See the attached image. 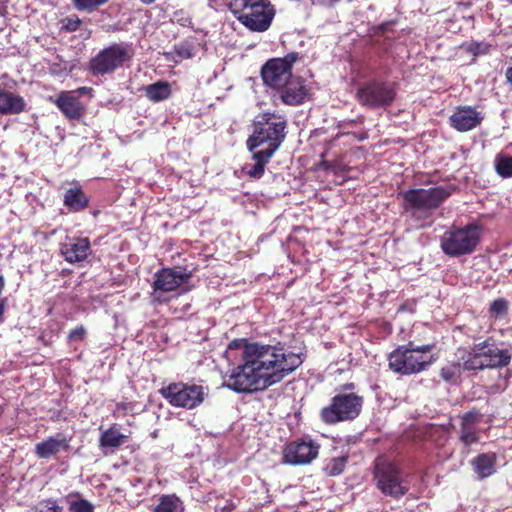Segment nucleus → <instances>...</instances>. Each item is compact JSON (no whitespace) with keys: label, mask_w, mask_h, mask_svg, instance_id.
Here are the masks:
<instances>
[{"label":"nucleus","mask_w":512,"mask_h":512,"mask_svg":"<svg viewBox=\"0 0 512 512\" xmlns=\"http://www.w3.org/2000/svg\"><path fill=\"white\" fill-rule=\"evenodd\" d=\"M242 349V364L235 367L225 380L229 389L247 393L261 391L281 382L304 362L303 353L289 350L282 342L249 343L246 338L230 341L227 351Z\"/></svg>","instance_id":"1"},{"label":"nucleus","mask_w":512,"mask_h":512,"mask_svg":"<svg viewBox=\"0 0 512 512\" xmlns=\"http://www.w3.org/2000/svg\"><path fill=\"white\" fill-rule=\"evenodd\" d=\"M300 52H289L283 57L268 59L260 69L264 86L276 91L281 102L288 106H299L310 97V88L306 79L293 74V67L303 60Z\"/></svg>","instance_id":"2"},{"label":"nucleus","mask_w":512,"mask_h":512,"mask_svg":"<svg viewBox=\"0 0 512 512\" xmlns=\"http://www.w3.org/2000/svg\"><path fill=\"white\" fill-rule=\"evenodd\" d=\"M455 190L450 186H435L428 189L415 188L400 192L403 199V209L410 218L419 223L420 227L430 224V219Z\"/></svg>","instance_id":"3"},{"label":"nucleus","mask_w":512,"mask_h":512,"mask_svg":"<svg viewBox=\"0 0 512 512\" xmlns=\"http://www.w3.org/2000/svg\"><path fill=\"white\" fill-rule=\"evenodd\" d=\"M435 343L417 345L414 341L397 346L388 355V367L395 374L410 376L427 371L438 360L432 353Z\"/></svg>","instance_id":"4"},{"label":"nucleus","mask_w":512,"mask_h":512,"mask_svg":"<svg viewBox=\"0 0 512 512\" xmlns=\"http://www.w3.org/2000/svg\"><path fill=\"white\" fill-rule=\"evenodd\" d=\"M287 125L282 115L273 112L259 114L253 123V133L246 142L248 150L257 149L274 155L286 138Z\"/></svg>","instance_id":"5"},{"label":"nucleus","mask_w":512,"mask_h":512,"mask_svg":"<svg viewBox=\"0 0 512 512\" xmlns=\"http://www.w3.org/2000/svg\"><path fill=\"white\" fill-rule=\"evenodd\" d=\"M356 387L354 382H346L336 389L329 404L320 410L319 417L324 424L335 425L353 421L359 417L363 409L364 397L355 392Z\"/></svg>","instance_id":"6"},{"label":"nucleus","mask_w":512,"mask_h":512,"mask_svg":"<svg viewBox=\"0 0 512 512\" xmlns=\"http://www.w3.org/2000/svg\"><path fill=\"white\" fill-rule=\"evenodd\" d=\"M228 7L235 18L253 32L268 30L275 16L269 0H229Z\"/></svg>","instance_id":"7"},{"label":"nucleus","mask_w":512,"mask_h":512,"mask_svg":"<svg viewBox=\"0 0 512 512\" xmlns=\"http://www.w3.org/2000/svg\"><path fill=\"white\" fill-rule=\"evenodd\" d=\"M464 371L503 368L510 364L512 353L501 349L492 338L474 343L468 351L467 358H462Z\"/></svg>","instance_id":"8"},{"label":"nucleus","mask_w":512,"mask_h":512,"mask_svg":"<svg viewBox=\"0 0 512 512\" xmlns=\"http://www.w3.org/2000/svg\"><path fill=\"white\" fill-rule=\"evenodd\" d=\"M482 227L476 222L465 226L452 225L440 236V247L449 257L470 255L480 244Z\"/></svg>","instance_id":"9"},{"label":"nucleus","mask_w":512,"mask_h":512,"mask_svg":"<svg viewBox=\"0 0 512 512\" xmlns=\"http://www.w3.org/2000/svg\"><path fill=\"white\" fill-rule=\"evenodd\" d=\"M399 465L384 458H377L373 470L376 487L382 494L399 499L409 491V485L402 477Z\"/></svg>","instance_id":"10"},{"label":"nucleus","mask_w":512,"mask_h":512,"mask_svg":"<svg viewBox=\"0 0 512 512\" xmlns=\"http://www.w3.org/2000/svg\"><path fill=\"white\" fill-rule=\"evenodd\" d=\"M397 95V86L384 80L372 79L358 85L356 99L369 109L385 108L390 106Z\"/></svg>","instance_id":"11"},{"label":"nucleus","mask_w":512,"mask_h":512,"mask_svg":"<svg viewBox=\"0 0 512 512\" xmlns=\"http://www.w3.org/2000/svg\"><path fill=\"white\" fill-rule=\"evenodd\" d=\"M132 52L123 43H113L101 49L88 63L89 71L95 76L114 73L130 61Z\"/></svg>","instance_id":"12"},{"label":"nucleus","mask_w":512,"mask_h":512,"mask_svg":"<svg viewBox=\"0 0 512 512\" xmlns=\"http://www.w3.org/2000/svg\"><path fill=\"white\" fill-rule=\"evenodd\" d=\"M160 395L171 406L185 409H194L201 405L205 399L204 387L184 382H172L159 390Z\"/></svg>","instance_id":"13"},{"label":"nucleus","mask_w":512,"mask_h":512,"mask_svg":"<svg viewBox=\"0 0 512 512\" xmlns=\"http://www.w3.org/2000/svg\"><path fill=\"white\" fill-rule=\"evenodd\" d=\"M320 444L310 436L290 441L282 451V462L289 465H307L318 457Z\"/></svg>","instance_id":"14"},{"label":"nucleus","mask_w":512,"mask_h":512,"mask_svg":"<svg viewBox=\"0 0 512 512\" xmlns=\"http://www.w3.org/2000/svg\"><path fill=\"white\" fill-rule=\"evenodd\" d=\"M193 272L184 269L176 270V268L164 267L158 270L154 276V282L152 284L155 293L162 292H174L181 289V293L190 291V287H186V284L192 278Z\"/></svg>","instance_id":"15"},{"label":"nucleus","mask_w":512,"mask_h":512,"mask_svg":"<svg viewBox=\"0 0 512 512\" xmlns=\"http://www.w3.org/2000/svg\"><path fill=\"white\" fill-rule=\"evenodd\" d=\"M483 120L480 112L472 106H459L450 116L451 127L459 132H467L478 127Z\"/></svg>","instance_id":"16"},{"label":"nucleus","mask_w":512,"mask_h":512,"mask_svg":"<svg viewBox=\"0 0 512 512\" xmlns=\"http://www.w3.org/2000/svg\"><path fill=\"white\" fill-rule=\"evenodd\" d=\"M91 251L90 240L87 237H75L62 243L61 255L71 264L84 261Z\"/></svg>","instance_id":"17"},{"label":"nucleus","mask_w":512,"mask_h":512,"mask_svg":"<svg viewBox=\"0 0 512 512\" xmlns=\"http://www.w3.org/2000/svg\"><path fill=\"white\" fill-rule=\"evenodd\" d=\"M70 441V437H66L62 434L50 436L37 443L34 452L39 459H48L61 451L67 452L70 449Z\"/></svg>","instance_id":"18"},{"label":"nucleus","mask_w":512,"mask_h":512,"mask_svg":"<svg viewBox=\"0 0 512 512\" xmlns=\"http://www.w3.org/2000/svg\"><path fill=\"white\" fill-rule=\"evenodd\" d=\"M55 104L69 120H78L85 112L78 96H75L74 92L71 91H62L55 100Z\"/></svg>","instance_id":"19"},{"label":"nucleus","mask_w":512,"mask_h":512,"mask_svg":"<svg viewBox=\"0 0 512 512\" xmlns=\"http://www.w3.org/2000/svg\"><path fill=\"white\" fill-rule=\"evenodd\" d=\"M129 438V435L120 432L116 424H112L108 429L102 431L99 437V447L105 455L113 454Z\"/></svg>","instance_id":"20"},{"label":"nucleus","mask_w":512,"mask_h":512,"mask_svg":"<svg viewBox=\"0 0 512 512\" xmlns=\"http://www.w3.org/2000/svg\"><path fill=\"white\" fill-rule=\"evenodd\" d=\"M497 455L495 452L480 453L471 460L473 471L480 480L496 472Z\"/></svg>","instance_id":"21"},{"label":"nucleus","mask_w":512,"mask_h":512,"mask_svg":"<svg viewBox=\"0 0 512 512\" xmlns=\"http://www.w3.org/2000/svg\"><path fill=\"white\" fill-rule=\"evenodd\" d=\"M26 109V102L20 95L0 87V115L20 114Z\"/></svg>","instance_id":"22"},{"label":"nucleus","mask_w":512,"mask_h":512,"mask_svg":"<svg viewBox=\"0 0 512 512\" xmlns=\"http://www.w3.org/2000/svg\"><path fill=\"white\" fill-rule=\"evenodd\" d=\"M64 206L72 212H79L86 209L89 205V198L82 190L79 184L67 189L64 193Z\"/></svg>","instance_id":"23"},{"label":"nucleus","mask_w":512,"mask_h":512,"mask_svg":"<svg viewBox=\"0 0 512 512\" xmlns=\"http://www.w3.org/2000/svg\"><path fill=\"white\" fill-rule=\"evenodd\" d=\"M145 96L153 103L169 99L172 95V87L169 82L159 80L144 87Z\"/></svg>","instance_id":"24"},{"label":"nucleus","mask_w":512,"mask_h":512,"mask_svg":"<svg viewBox=\"0 0 512 512\" xmlns=\"http://www.w3.org/2000/svg\"><path fill=\"white\" fill-rule=\"evenodd\" d=\"M252 152V158L255 160V164L250 166L246 171V174L253 179H260L265 172L266 165L270 162L273 157L272 154L264 152L262 150H254Z\"/></svg>","instance_id":"25"},{"label":"nucleus","mask_w":512,"mask_h":512,"mask_svg":"<svg viewBox=\"0 0 512 512\" xmlns=\"http://www.w3.org/2000/svg\"><path fill=\"white\" fill-rule=\"evenodd\" d=\"M181 504L182 501L175 494L161 495L152 512H177Z\"/></svg>","instance_id":"26"},{"label":"nucleus","mask_w":512,"mask_h":512,"mask_svg":"<svg viewBox=\"0 0 512 512\" xmlns=\"http://www.w3.org/2000/svg\"><path fill=\"white\" fill-rule=\"evenodd\" d=\"M66 501L70 512H94L95 510L94 505L82 498L79 492L66 496Z\"/></svg>","instance_id":"27"},{"label":"nucleus","mask_w":512,"mask_h":512,"mask_svg":"<svg viewBox=\"0 0 512 512\" xmlns=\"http://www.w3.org/2000/svg\"><path fill=\"white\" fill-rule=\"evenodd\" d=\"M494 168L501 178L512 177V156L505 153H498L494 159Z\"/></svg>","instance_id":"28"},{"label":"nucleus","mask_w":512,"mask_h":512,"mask_svg":"<svg viewBox=\"0 0 512 512\" xmlns=\"http://www.w3.org/2000/svg\"><path fill=\"white\" fill-rule=\"evenodd\" d=\"M348 462V455L332 457L325 465L324 471L328 476L334 477L343 473Z\"/></svg>","instance_id":"29"},{"label":"nucleus","mask_w":512,"mask_h":512,"mask_svg":"<svg viewBox=\"0 0 512 512\" xmlns=\"http://www.w3.org/2000/svg\"><path fill=\"white\" fill-rule=\"evenodd\" d=\"M173 53L178 60L190 59L195 55V45L192 39H185L173 46Z\"/></svg>","instance_id":"30"},{"label":"nucleus","mask_w":512,"mask_h":512,"mask_svg":"<svg viewBox=\"0 0 512 512\" xmlns=\"http://www.w3.org/2000/svg\"><path fill=\"white\" fill-rule=\"evenodd\" d=\"M110 0H71L73 7L80 12L93 13L105 6Z\"/></svg>","instance_id":"31"},{"label":"nucleus","mask_w":512,"mask_h":512,"mask_svg":"<svg viewBox=\"0 0 512 512\" xmlns=\"http://www.w3.org/2000/svg\"><path fill=\"white\" fill-rule=\"evenodd\" d=\"M462 48L465 52L468 54L473 55L474 57L487 55L492 45L490 43L484 42V41H470L467 43H464L462 45Z\"/></svg>","instance_id":"32"},{"label":"nucleus","mask_w":512,"mask_h":512,"mask_svg":"<svg viewBox=\"0 0 512 512\" xmlns=\"http://www.w3.org/2000/svg\"><path fill=\"white\" fill-rule=\"evenodd\" d=\"M356 121H350L349 123L347 124H344L341 127V131L330 141V145H333L337 140H339L340 138L342 137H346L349 139V142H356V141H364L365 139L368 138V134L366 131H361L359 133H356V132H351V131H346L345 128L347 125H352V124H355Z\"/></svg>","instance_id":"33"},{"label":"nucleus","mask_w":512,"mask_h":512,"mask_svg":"<svg viewBox=\"0 0 512 512\" xmlns=\"http://www.w3.org/2000/svg\"><path fill=\"white\" fill-rule=\"evenodd\" d=\"M461 371H464L462 363H451L441 368L440 376L446 382H456L461 376Z\"/></svg>","instance_id":"34"},{"label":"nucleus","mask_w":512,"mask_h":512,"mask_svg":"<svg viewBox=\"0 0 512 512\" xmlns=\"http://www.w3.org/2000/svg\"><path fill=\"white\" fill-rule=\"evenodd\" d=\"M32 512H64V508L57 503V500L48 498L35 505Z\"/></svg>","instance_id":"35"},{"label":"nucleus","mask_w":512,"mask_h":512,"mask_svg":"<svg viewBox=\"0 0 512 512\" xmlns=\"http://www.w3.org/2000/svg\"><path fill=\"white\" fill-rule=\"evenodd\" d=\"M459 439L465 446H470L479 441V435L474 427L460 425Z\"/></svg>","instance_id":"36"},{"label":"nucleus","mask_w":512,"mask_h":512,"mask_svg":"<svg viewBox=\"0 0 512 512\" xmlns=\"http://www.w3.org/2000/svg\"><path fill=\"white\" fill-rule=\"evenodd\" d=\"M508 301L504 298H498L491 302L489 313L491 316L498 318L505 315L508 311Z\"/></svg>","instance_id":"37"},{"label":"nucleus","mask_w":512,"mask_h":512,"mask_svg":"<svg viewBox=\"0 0 512 512\" xmlns=\"http://www.w3.org/2000/svg\"><path fill=\"white\" fill-rule=\"evenodd\" d=\"M480 417L481 414L477 409H471L460 417V425L474 427L479 422Z\"/></svg>","instance_id":"38"},{"label":"nucleus","mask_w":512,"mask_h":512,"mask_svg":"<svg viewBox=\"0 0 512 512\" xmlns=\"http://www.w3.org/2000/svg\"><path fill=\"white\" fill-rule=\"evenodd\" d=\"M61 23L62 30L67 32H75L80 28L82 21L77 15H72L62 19Z\"/></svg>","instance_id":"39"},{"label":"nucleus","mask_w":512,"mask_h":512,"mask_svg":"<svg viewBox=\"0 0 512 512\" xmlns=\"http://www.w3.org/2000/svg\"><path fill=\"white\" fill-rule=\"evenodd\" d=\"M87 337V329L84 325H78L74 329H72L68 336L67 340L69 343L75 342H83Z\"/></svg>","instance_id":"40"},{"label":"nucleus","mask_w":512,"mask_h":512,"mask_svg":"<svg viewBox=\"0 0 512 512\" xmlns=\"http://www.w3.org/2000/svg\"><path fill=\"white\" fill-rule=\"evenodd\" d=\"M38 339H39V341H41V342L43 343V345H45V346H47V347H50V346H52V344H53L52 336H50V337L47 339V338H46V333H45V332H42Z\"/></svg>","instance_id":"41"},{"label":"nucleus","mask_w":512,"mask_h":512,"mask_svg":"<svg viewBox=\"0 0 512 512\" xmlns=\"http://www.w3.org/2000/svg\"><path fill=\"white\" fill-rule=\"evenodd\" d=\"M92 91H93V89L91 87L83 86V87H79L77 90H75L73 92H74V94L77 93L78 96H81V95L91 93Z\"/></svg>","instance_id":"42"},{"label":"nucleus","mask_w":512,"mask_h":512,"mask_svg":"<svg viewBox=\"0 0 512 512\" xmlns=\"http://www.w3.org/2000/svg\"><path fill=\"white\" fill-rule=\"evenodd\" d=\"M6 303H7V298H3L0 300V321H2V316L5 312Z\"/></svg>","instance_id":"43"},{"label":"nucleus","mask_w":512,"mask_h":512,"mask_svg":"<svg viewBox=\"0 0 512 512\" xmlns=\"http://www.w3.org/2000/svg\"><path fill=\"white\" fill-rule=\"evenodd\" d=\"M505 76H506L507 83H508V84L510 85V87L512 88V66H511V67H509V68L506 70Z\"/></svg>","instance_id":"44"},{"label":"nucleus","mask_w":512,"mask_h":512,"mask_svg":"<svg viewBox=\"0 0 512 512\" xmlns=\"http://www.w3.org/2000/svg\"><path fill=\"white\" fill-rule=\"evenodd\" d=\"M5 287V279L2 274H0V294L2 293L3 289Z\"/></svg>","instance_id":"45"},{"label":"nucleus","mask_w":512,"mask_h":512,"mask_svg":"<svg viewBox=\"0 0 512 512\" xmlns=\"http://www.w3.org/2000/svg\"><path fill=\"white\" fill-rule=\"evenodd\" d=\"M139 1L144 5H150L154 2H156L157 0H139Z\"/></svg>","instance_id":"46"},{"label":"nucleus","mask_w":512,"mask_h":512,"mask_svg":"<svg viewBox=\"0 0 512 512\" xmlns=\"http://www.w3.org/2000/svg\"><path fill=\"white\" fill-rule=\"evenodd\" d=\"M187 23H188V24H191V19H188V18H187V19H185V20H182L181 25L185 26V25H187Z\"/></svg>","instance_id":"47"},{"label":"nucleus","mask_w":512,"mask_h":512,"mask_svg":"<svg viewBox=\"0 0 512 512\" xmlns=\"http://www.w3.org/2000/svg\"><path fill=\"white\" fill-rule=\"evenodd\" d=\"M228 508L229 509H234L235 508V504L233 502H230V504H228Z\"/></svg>","instance_id":"48"}]
</instances>
